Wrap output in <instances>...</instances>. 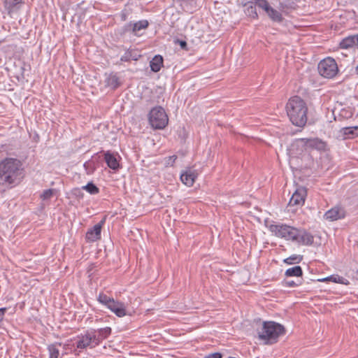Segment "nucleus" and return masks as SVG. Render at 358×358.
<instances>
[{"label":"nucleus","mask_w":358,"mask_h":358,"mask_svg":"<svg viewBox=\"0 0 358 358\" xmlns=\"http://www.w3.org/2000/svg\"><path fill=\"white\" fill-rule=\"evenodd\" d=\"M268 229L275 236L299 245L310 246L314 243L313 235L303 228H296L286 224H271Z\"/></svg>","instance_id":"nucleus-1"},{"label":"nucleus","mask_w":358,"mask_h":358,"mask_svg":"<svg viewBox=\"0 0 358 358\" xmlns=\"http://www.w3.org/2000/svg\"><path fill=\"white\" fill-rule=\"evenodd\" d=\"M24 178V167L21 160L6 157L0 162V185L13 187Z\"/></svg>","instance_id":"nucleus-2"},{"label":"nucleus","mask_w":358,"mask_h":358,"mask_svg":"<svg viewBox=\"0 0 358 358\" xmlns=\"http://www.w3.org/2000/svg\"><path fill=\"white\" fill-rule=\"evenodd\" d=\"M286 110L291 122L299 127H303L308 120V106L299 96L291 97L286 104Z\"/></svg>","instance_id":"nucleus-3"},{"label":"nucleus","mask_w":358,"mask_h":358,"mask_svg":"<svg viewBox=\"0 0 358 358\" xmlns=\"http://www.w3.org/2000/svg\"><path fill=\"white\" fill-rule=\"evenodd\" d=\"M285 327L273 321H265L260 329H257L258 338L266 345H272L278 342L280 336L285 334Z\"/></svg>","instance_id":"nucleus-4"},{"label":"nucleus","mask_w":358,"mask_h":358,"mask_svg":"<svg viewBox=\"0 0 358 358\" xmlns=\"http://www.w3.org/2000/svg\"><path fill=\"white\" fill-rule=\"evenodd\" d=\"M319 73L324 78H334L338 72V68L336 60L331 57H327L320 61L317 66Z\"/></svg>","instance_id":"nucleus-5"},{"label":"nucleus","mask_w":358,"mask_h":358,"mask_svg":"<svg viewBox=\"0 0 358 358\" xmlns=\"http://www.w3.org/2000/svg\"><path fill=\"white\" fill-rule=\"evenodd\" d=\"M76 339V349L74 350L76 355H79L80 352L88 348L92 349L96 347L94 338H93L90 330L87 331L84 334L78 335Z\"/></svg>","instance_id":"nucleus-6"},{"label":"nucleus","mask_w":358,"mask_h":358,"mask_svg":"<svg viewBox=\"0 0 358 358\" xmlns=\"http://www.w3.org/2000/svg\"><path fill=\"white\" fill-rule=\"evenodd\" d=\"M255 3L262 8L272 21L278 23L283 21L284 17L281 13L271 7L267 0H255Z\"/></svg>","instance_id":"nucleus-7"},{"label":"nucleus","mask_w":358,"mask_h":358,"mask_svg":"<svg viewBox=\"0 0 358 358\" xmlns=\"http://www.w3.org/2000/svg\"><path fill=\"white\" fill-rule=\"evenodd\" d=\"M306 196L307 191L306 187H297L289 199V206H302L304 204Z\"/></svg>","instance_id":"nucleus-8"},{"label":"nucleus","mask_w":358,"mask_h":358,"mask_svg":"<svg viewBox=\"0 0 358 358\" xmlns=\"http://www.w3.org/2000/svg\"><path fill=\"white\" fill-rule=\"evenodd\" d=\"M345 216V209L342 206H336L327 210L324 215V218L330 222H334L343 219Z\"/></svg>","instance_id":"nucleus-9"},{"label":"nucleus","mask_w":358,"mask_h":358,"mask_svg":"<svg viewBox=\"0 0 358 358\" xmlns=\"http://www.w3.org/2000/svg\"><path fill=\"white\" fill-rule=\"evenodd\" d=\"M105 220H103L98 224H95L92 228L87 230L85 234V239L87 242L92 243L101 239V232L103 224Z\"/></svg>","instance_id":"nucleus-10"},{"label":"nucleus","mask_w":358,"mask_h":358,"mask_svg":"<svg viewBox=\"0 0 358 358\" xmlns=\"http://www.w3.org/2000/svg\"><path fill=\"white\" fill-rule=\"evenodd\" d=\"M90 331L92 334L93 338H94L96 346H98L103 340L106 339L111 334L112 329L110 327H106L98 329L97 330L91 329Z\"/></svg>","instance_id":"nucleus-11"},{"label":"nucleus","mask_w":358,"mask_h":358,"mask_svg":"<svg viewBox=\"0 0 358 358\" xmlns=\"http://www.w3.org/2000/svg\"><path fill=\"white\" fill-rule=\"evenodd\" d=\"M197 176L198 173L196 171L188 167L180 174V180L185 185L192 187Z\"/></svg>","instance_id":"nucleus-12"},{"label":"nucleus","mask_w":358,"mask_h":358,"mask_svg":"<svg viewBox=\"0 0 358 358\" xmlns=\"http://www.w3.org/2000/svg\"><path fill=\"white\" fill-rule=\"evenodd\" d=\"M111 312L119 317H122L127 315L125 306L122 302L116 301L114 299L106 306Z\"/></svg>","instance_id":"nucleus-13"},{"label":"nucleus","mask_w":358,"mask_h":358,"mask_svg":"<svg viewBox=\"0 0 358 358\" xmlns=\"http://www.w3.org/2000/svg\"><path fill=\"white\" fill-rule=\"evenodd\" d=\"M306 143L307 148L315 149L319 151H325L327 150V143L318 138H306Z\"/></svg>","instance_id":"nucleus-14"},{"label":"nucleus","mask_w":358,"mask_h":358,"mask_svg":"<svg viewBox=\"0 0 358 358\" xmlns=\"http://www.w3.org/2000/svg\"><path fill=\"white\" fill-rule=\"evenodd\" d=\"M358 47V36L350 35L343 38L339 43V48L341 49H349Z\"/></svg>","instance_id":"nucleus-15"},{"label":"nucleus","mask_w":358,"mask_h":358,"mask_svg":"<svg viewBox=\"0 0 358 358\" xmlns=\"http://www.w3.org/2000/svg\"><path fill=\"white\" fill-rule=\"evenodd\" d=\"M105 84L106 87H108L115 90L121 85V82L117 74L116 73L112 72L108 75H106Z\"/></svg>","instance_id":"nucleus-16"},{"label":"nucleus","mask_w":358,"mask_h":358,"mask_svg":"<svg viewBox=\"0 0 358 358\" xmlns=\"http://www.w3.org/2000/svg\"><path fill=\"white\" fill-rule=\"evenodd\" d=\"M306 148V138H298L292 143L290 151L292 154L301 155Z\"/></svg>","instance_id":"nucleus-17"},{"label":"nucleus","mask_w":358,"mask_h":358,"mask_svg":"<svg viewBox=\"0 0 358 358\" xmlns=\"http://www.w3.org/2000/svg\"><path fill=\"white\" fill-rule=\"evenodd\" d=\"M104 160L110 169L115 171L120 169V164L117 158L110 151H107L104 153Z\"/></svg>","instance_id":"nucleus-18"},{"label":"nucleus","mask_w":358,"mask_h":358,"mask_svg":"<svg viewBox=\"0 0 358 358\" xmlns=\"http://www.w3.org/2000/svg\"><path fill=\"white\" fill-rule=\"evenodd\" d=\"M158 130L164 129L169 124V116L164 108L158 106Z\"/></svg>","instance_id":"nucleus-19"},{"label":"nucleus","mask_w":358,"mask_h":358,"mask_svg":"<svg viewBox=\"0 0 358 358\" xmlns=\"http://www.w3.org/2000/svg\"><path fill=\"white\" fill-rule=\"evenodd\" d=\"M256 4L255 3V0L252 1H248L244 3H243V6L245 7V13L253 18V19H257L258 18V14L257 13L256 9Z\"/></svg>","instance_id":"nucleus-20"},{"label":"nucleus","mask_w":358,"mask_h":358,"mask_svg":"<svg viewBox=\"0 0 358 358\" xmlns=\"http://www.w3.org/2000/svg\"><path fill=\"white\" fill-rule=\"evenodd\" d=\"M303 269L300 266H294L292 268L287 269L285 272V275L289 277H302Z\"/></svg>","instance_id":"nucleus-21"},{"label":"nucleus","mask_w":358,"mask_h":358,"mask_svg":"<svg viewBox=\"0 0 358 358\" xmlns=\"http://www.w3.org/2000/svg\"><path fill=\"white\" fill-rule=\"evenodd\" d=\"M5 8L10 13L14 12L20 8L22 3V0H5Z\"/></svg>","instance_id":"nucleus-22"},{"label":"nucleus","mask_w":358,"mask_h":358,"mask_svg":"<svg viewBox=\"0 0 358 358\" xmlns=\"http://www.w3.org/2000/svg\"><path fill=\"white\" fill-rule=\"evenodd\" d=\"M62 343L55 342L48 345V351L49 353V358H58L59 356V350L58 349V346H61Z\"/></svg>","instance_id":"nucleus-23"},{"label":"nucleus","mask_w":358,"mask_h":358,"mask_svg":"<svg viewBox=\"0 0 358 358\" xmlns=\"http://www.w3.org/2000/svg\"><path fill=\"white\" fill-rule=\"evenodd\" d=\"M148 122L153 129H157V106L151 108L148 115Z\"/></svg>","instance_id":"nucleus-24"},{"label":"nucleus","mask_w":358,"mask_h":358,"mask_svg":"<svg viewBox=\"0 0 358 358\" xmlns=\"http://www.w3.org/2000/svg\"><path fill=\"white\" fill-rule=\"evenodd\" d=\"M319 281H321V282H325V281H332L334 282H336V283H341V284H343V285H348V281L344 278L343 277H341L340 275H330L329 277H327L325 278H322V279H320V280H318Z\"/></svg>","instance_id":"nucleus-25"},{"label":"nucleus","mask_w":358,"mask_h":358,"mask_svg":"<svg viewBox=\"0 0 358 358\" xmlns=\"http://www.w3.org/2000/svg\"><path fill=\"white\" fill-rule=\"evenodd\" d=\"M303 255H292L290 257L285 259L283 260V262L288 265L296 264H299L303 260Z\"/></svg>","instance_id":"nucleus-26"},{"label":"nucleus","mask_w":358,"mask_h":358,"mask_svg":"<svg viewBox=\"0 0 358 358\" xmlns=\"http://www.w3.org/2000/svg\"><path fill=\"white\" fill-rule=\"evenodd\" d=\"M148 26L147 20H140L134 23L132 26V31L135 34H137L139 31L145 29Z\"/></svg>","instance_id":"nucleus-27"},{"label":"nucleus","mask_w":358,"mask_h":358,"mask_svg":"<svg viewBox=\"0 0 358 358\" xmlns=\"http://www.w3.org/2000/svg\"><path fill=\"white\" fill-rule=\"evenodd\" d=\"M82 189L87 191L90 194H97L99 193V189L93 182H89L86 185L83 186Z\"/></svg>","instance_id":"nucleus-28"},{"label":"nucleus","mask_w":358,"mask_h":358,"mask_svg":"<svg viewBox=\"0 0 358 358\" xmlns=\"http://www.w3.org/2000/svg\"><path fill=\"white\" fill-rule=\"evenodd\" d=\"M113 298L107 296L103 292H100L97 296V301L106 307L111 302Z\"/></svg>","instance_id":"nucleus-29"},{"label":"nucleus","mask_w":358,"mask_h":358,"mask_svg":"<svg viewBox=\"0 0 358 358\" xmlns=\"http://www.w3.org/2000/svg\"><path fill=\"white\" fill-rule=\"evenodd\" d=\"M282 285L285 287H296L301 285V282L299 280L294 281L291 280L284 279L282 281Z\"/></svg>","instance_id":"nucleus-30"},{"label":"nucleus","mask_w":358,"mask_h":358,"mask_svg":"<svg viewBox=\"0 0 358 358\" xmlns=\"http://www.w3.org/2000/svg\"><path fill=\"white\" fill-rule=\"evenodd\" d=\"M84 168L86 171L87 174L91 175L92 174L94 171L96 170V166L94 164V162L92 161H87L84 164Z\"/></svg>","instance_id":"nucleus-31"},{"label":"nucleus","mask_w":358,"mask_h":358,"mask_svg":"<svg viewBox=\"0 0 358 358\" xmlns=\"http://www.w3.org/2000/svg\"><path fill=\"white\" fill-rule=\"evenodd\" d=\"M355 127H344L342 129L343 131V134L347 136L348 137H354L355 136Z\"/></svg>","instance_id":"nucleus-32"},{"label":"nucleus","mask_w":358,"mask_h":358,"mask_svg":"<svg viewBox=\"0 0 358 358\" xmlns=\"http://www.w3.org/2000/svg\"><path fill=\"white\" fill-rule=\"evenodd\" d=\"M54 191L55 189H48L44 190L41 194V199L44 201L50 199L52 196Z\"/></svg>","instance_id":"nucleus-33"},{"label":"nucleus","mask_w":358,"mask_h":358,"mask_svg":"<svg viewBox=\"0 0 358 358\" xmlns=\"http://www.w3.org/2000/svg\"><path fill=\"white\" fill-rule=\"evenodd\" d=\"M177 159V156L176 155H172V156H170L169 157H166L164 158V164L166 166H171L173 165V164L175 163L176 160Z\"/></svg>","instance_id":"nucleus-34"},{"label":"nucleus","mask_w":358,"mask_h":358,"mask_svg":"<svg viewBox=\"0 0 358 358\" xmlns=\"http://www.w3.org/2000/svg\"><path fill=\"white\" fill-rule=\"evenodd\" d=\"M131 57H132V50H127L121 57L120 61H122V62H129L130 60H131Z\"/></svg>","instance_id":"nucleus-35"},{"label":"nucleus","mask_w":358,"mask_h":358,"mask_svg":"<svg viewBox=\"0 0 358 358\" xmlns=\"http://www.w3.org/2000/svg\"><path fill=\"white\" fill-rule=\"evenodd\" d=\"M175 43H178L180 46V48L182 49V50H187V43L185 41H183V40H180V39H176L174 41Z\"/></svg>","instance_id":"nucleus-36"},{"label":"nucleus","mask_w":358,"mask_h":358,"mask_svg":"<svg viewBox=\"0 0 358 358\" xmlns=\"http://www.w3.org/2000/svg\"><path fill=\"white\" fill-rule=\"evenodd\" d=\"M151 70L154 72H157V55H155L150 64Z\"/></svg>","instance_id":"nucleus-37"},{"label":"nucleus","mask_w":358,"mask_h":358,"mask_svg":"<svg viewBox=\"0 0 358 358\" xmlns=\"http://www.w3.org/2000/svg\"><path fill=\"white\" fill-rule=\"evenodd\" d=\"M206 358H222V354L220 352H214L209 354Z\"/></svg>","instance_id":"nucleus-38"},{"label":"nucleus","mask_w":358,"mask_h":358,"mask_svg":"<svg viewBox=\"0 0 358 358\" xmlns=\"http://www.w3.org/2000/svg\"><path fill=\"white\" fill-rule=\"evenodd\" d=\"M157 58H158V59H158V60H157V61H158V62H158V63H157V64H157V65H158V71H160V69H161V68L164 66V65H163V61H164V59H163L162 56H161L160 55H158Z\"/></svg>","instance_id":"nucleus-39"},{"label":"nucleus","mask_w":358,"mask_h":358,"mask_svg":"<svg viewBox=\"0 0 358 358\" xmlns=\"http://www.w3.org/2000/svg\"><path fill=\"white\" fill-rule=\"evenodd\" d=\"M194 0H178L180 3V6H187L188 4L192 3Z\"/></svg>","instance_id":"nucleus-40"},{"label":"nucleus","mask_w":358,"mask_h":358,"mask_svg":"<svg viewBox=\"0 0 358 358\" xmlns=\"http://www.w3.org/2000/svg\"><path fill=\"white\" fill-rule=\"evenodd\" d=\"M181 6L182 7L184 10L189 12V13H192V3L188 4L187 6Z\"/></svg>","instance_id":"nucleus-41"},{"label":"nucleus","mask_w":358,"mask_h":358,"mask_svg":"<svg viewBox=\"0 0 358 358\" xmlns=\"http://www.w3.org/2000/svg\"><path fill=\"white\" fill-rule=\"evenodd\" d=\"M278 8H279V9H280V10H285V8H287L288 7H287V6L285 3H283V2H280V3H279V7H278Z\"/></svg>","instance_id":"nucleus-42"},{"label":"nucleus","mask_w":358,"mask_h":358,"mask_svg":"<svg viewBox=\"0 0 358 358\" xmlns=\"http://www.w3.org/2000/svg\"><path fill=\"white\" fill-rule=\"evenodd\" d=\"M139 57H140L139 55H138L134 50H132V57H131V59L137 60Z\"/></svg>","instance_id":"nucleus-43"},{"label":"nucleus","mask_w":358,"mask_h":358,"mask_svg":"<svg viewBox=\"0 0 358 358\" xmlns=\"http://www.w3.org/2000/svg\"><path fill=\"white\" fill-rule=\"evenodd\" d=\"M354 278L358 280V268L356 271V272L355 273Z\"/></svg>","instance_id":"nucleus-44"},{"label":"nucleus","mask_w":358,"mask_h":358,"mask_svg":"<svg viewBox=\"0 0 358 358\" xmlns=\"http://www.w3.org/2000/svg\"><path fill=\"white\" fill-rule=\"evenodd\" d=\"M355 136H358V126L355 127Z\"/></svg>","instance_id":"nucleus-45"},{"label":"nucleus","mask_w":358,"mask_h":358,"mask_svg":"<svg viewBox=\"0 0 358 358\" xmlns=\"http://www.w3.org/2000/svg\"><path fill=\"white\" fill-rule=\"evenodd\" d=\"M23 70H24L23 67H21V74H22V73H23Z\"/></svg>","instance_id":"nucleus-46"},{"label":"nucleus","mask_w":358,"mask_h":358,"mask_svg":"<svg viewBox=\"0 0 358 358\" xmlns=\"http://www.w3.org/2000/svg\"><path fill=\"white\" fill-rule=\"evenodd\" d=\"M67 347H68V345H66V344H65V345H64V349H66V348H67Z\"/></svg>","instance_id":"nucleus-47"},{"label":"nucleus","mask_w":358,"mask_h":358,"mask_svg":"<svg viewBox=\"0 0 358 358\" xmlns=\"http://www.w3.org/2000/svg\"><path fill=\"white\" fill-rule=\"evenodd\" d=\"M356 71H357V73L358 74V64H357V66L356 67Z\"/></svg>","instance_id":"nucleus-48"},{"label":"nucleus","mask_w":358,"mask_h":358,"mask_svg":"<svg viewBox=\"0 0 358 358\" xmlns=\"http://www.w3.org/2000/svg\"><path fill=\"white\" fill-rule=\"evenodd\" d=\"M356 35H357V36H358V34H356Z\"/></svg>","instance_id":"nucleus-49"}]
</instances>
